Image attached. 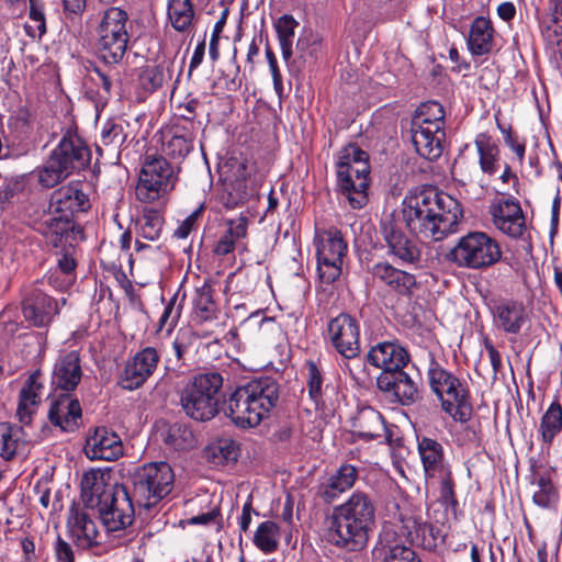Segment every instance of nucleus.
<instances>
[{
    "mask_svg": "<svg viewBox=\"0 0 562 562\" xmlns=\"http://www.w3.org/2000/svg\"><path fill=\"white\" fill-rule=\"evenodd\" d=\"M372 529L369 522L349 519V517L333 510L328 540L337 548L348 552H358L366 548Z\"/></svg>",
    "mask_w": 562,
    "mask_h": 562,
    "instance_id": "ddd939ff",
    "label": "nucleus"
},
{
    "mask_svg": "<svg viewBox=\"0 0 562 562\" xmlns=\"http://www.w3.org/2000/svg\"><path fill=\"white\" fill-rule=\"evenodd\" d=\"M490 214L495 227L503 234L518 239L526 232V218L520 203L515 198L503 199L490 205Z\"/></svg>",
    "mask_w": 562,
    "mask_h": 562,
    "instance_id": "dca6fc26",
    "label": "nucleus"
},
{
    "mask_svg": "<svg viewBox=\"0 0 562 562\" xmlns=\"http://www.w3.org/2000/svg\"><path fill=\"white\" fill-rule=\"evenodd\" d=\"M380 232L387 247V254L405 265H418L422 249L418 243L406 235L394 213L380 223Z\"/></svg>",
    "mask_w": 562,
    "mask_h": 562,
    "instance_id": "4468645a",
    "label": "nucleus"
},
{
    "mask_svg": "<svg viewBox=\"0 0 562 562\" xmlns=\"http://www.w3.org/2000/svg\"><path fill=\"white\" fill-rule=\"evenodd\" d=\"M112 486H106L103 476L91 471L83 474L81 480V499L87 508H99L105 494L111 493Z\"/></svg>",
    "mask_w": 562,
    "mask_h": 562,
    "instance_id": "c9c22d12",
    "label": "nucleus"
},
{
    "mask_svg": "<svg viewBox=\"0 0 562 562\" xmlns=\"http://www.w3.org/2000/svg\"><path fill=\"white\" fill-rule=\"evenodd\" d=\"M337 186L349 205L359 210L367 205L369 187V155L356 144L345 146L336 162Z\"/></svg>",
    "mask_w": 562,
    "mask_h": 562,
    "instance_id": "39448f33",
    "label": "nucleus"
},
{
    "mask_svg": "<svg viewBox=\"0 0 562 562\" xmlns=\"http://www.w3.org/2000/svg\"><path fill=\"white\" fill-rule=\"evenodd\" d=\"M329 340L336 351L346 359H353L360 353V326L350 314L340 313L327 325Z\"/></svg>",
    "mask_w": 562,
    "mask_h": 562,
    "instance_id": "2eb2a0df",
    "label": "nucleus"
},
{
    "mask_svg": "<svg viewBox=\"0 0 562 562\" xmlns=\"http://www.w3.org/2000/svg\"><path fill=\"white\" fill-rule=\"evenodd\" d=\"M82 371L77 351L60 357L53 371V384L60 391L71 392L81 381Z\"/></svg>",
    "mask_w": 562,
    "mask_h": 562,
    "instance_id": "bb28decb",
    "label": "nucleus"
},
{
    "mask_svg": "<svg viewBox=\"0 0 562 562\" xmlns=\"http://www.w3.org/2000/svg\"><path fill=\"white\" fill-rule=\"evenodd\" d=\"M499 243L485 232L472 231L461 236L446 254L447 261L460 269L486 270L502 260Z\"/></svg>",
    "mask_w": 562,
    "mask_h": 562,
    "instance_id": "0eeeda50",
    "label": "nucleus"
},
{
    "mask_svg": "<svg viewBox=\"0 0 562 562\" xmlns=\"http://www.w3.org/2000/svg\"><path fill=\"white\" fill-rule=\"evenodd\" d=\"M297 25L299 23L292 15H282L276 24L279 42H293L294 30Z\"/></svg>",
    "mask_w": 562,
    "mask_h": 562,
    "instance_id": "052dcab7",
    "label": "nucleus"
},
{
    "mask_svg": "<svg viewBox=\"0 0 562 562\" xmlns=\"http://www.w3.org/2000/svg\"><path fill=\"white\" fill-rule=\"evenodd\" d=\"M562 430V405L554 401L540 418L538 432L543 445L550 447Z\"/></svg>",
    "mask_w": 562,
    "mask_h": 562,
    "instance_id": "ea45409f",
    "label": "nucleus"
},
{
    "mask_svg": "<svg viewBox=\"0 0 562 562\" xmlns=\"http://www.w3.org/2000/svg\"><path fill=\"white\" fill-rule=\"evenodd\" d=\"M368 271L375 280L403 296H411L417 285L414 274L395 268L387 261L373 263L368 267Z\"/></svg>",
    "mask_w": 562,
    "mask_h": 562,
    "instance_id": "b1692460",
    "label": "nucleus"
},
{
    "mask_svg": "<svg viewBox=\"0 0 562 562\" xmlns=\"http://www.w3.org/2000/svg\"><path fill=\"white\" fill-rule=\"evenodd\" d=\"M168 18L172 27L186 32L192 24L194 9L191 0H169Z\"/></svg>",
    "mask_w": 562,
    "mask_h": 562,
    "instance_id": "c03bdc74",
    "label": "nucleus"
},
{
    "mask_svg": "<svg viewBox=\"0 0 562 562\" xmlns=\"http://www.w3.org/2000/svg\"><path fill=\"white\" fill-rule=\"evenodd\" d=\"M22 313L25 321L43 327L58 313L57 302L40 289H32L22 302Z\"/></svg>",
    "mask_w": 562,
    "mask_h": 562,
    "instance_id": "412c9836",
    "label": "nucleus"
},
{
    "mask_svg": "<svg viewBox=\"0 0 562 562\" xmlns=\"http://www.w3.org/2000/svg\"><path fill=\"white\" fill-rule=\"evenodd\" d=\"M428 378L432 392L441 402L442 409L456 422L467 423L472 416L468 387L451 372L431 360Z\"/></svg>",
    "mask_w": 562,
    "mask_h": 562,
    "instance_id": "6e6552de",
    "label": "nucleus"
},
{
    "mask_svg": "<svg viewBox=\"0 0 562 562\" xmlns=\"http://www.w3.org/2000/svg\"><path fill=\"white\" fill-rule=\"evenodd\" d=\"M134 498L123 485L112 486L111 493L105 494V501L99 506L98 510H115L121 512V516L134 509Z\"/></svg>",
    "mask_w": 562,
    "mask_h": 562,
    "instance_id": "de8ad7c7",
    "label": "nucleus"
},
{
    "mask_svg": "<svg viewBox=\"0 0 562 562\" xmlns=\"http://www.w3.org/2000/svg\"><path fill=\"white\" fill-rule=\"evenodd\" d=\"M127 21V13L117 7L109 8L102 15L97 29L98 49L106 65H117L126 53L130 38Z\"/></svg>",
    "mask_w": 562,
    "mask_h": 562,
    "instance_id": "9d476101",
    "label": "nucleus"
},
{
    "mask_svg": "<svg viewBox=\"0 0 562 562\" xmlns=\"http://www.w3.org/2000/svg\"><path fill=\"white\" fill-rule=\"evenodd\" d=\"M352 434L366 441L380 438L385 431L384 418L380 412L368 406L358 411L352 418Z\"/></svg>",
    "mask_w": 562,
    "mask_h": 562,
    "instance_id": "2f4dec72",
    "label": "nucleus"
},
{
    "mask_svg": "<svg viewBox=\"0 0 562 562\" xmlns=\"http://www.w3.org/2000/svg\"><path fill=\"white\" fill-rule=\"evenodd\" d=\"M193 148V136L184 127L175 126L171 137L164 143V153L173 159H183Z\"/></svg>",
    "mask_w": 562,
    "mask_h": 562,
    "instance_id": "79ce46f5",
    "label": "nucleus"
},
{
    "mask_svg": "<svg viewBox=\"0 0 562 562\" xmlns=\"http://www.w3.org/2000/svg\"><path fill=\"white\" fill-rule=\"evenodd\" d=\"M418 453L427 479L437 477L450 470L445 461L442 445L437 440L428 437L418 438Z\"/></svg>",
    "mask_w": 562,
    "mask_h": 562,
    "instance_id": "c756f323",
    "label": "nucleus"
},
{
    "mask_svg": "<svg viewBox=\"0 0 562 562\" xmlns=\"http://www.w3.org/2000/svg\"><path fill=\"white\" fill-rule=\"evenodd\" d=\"M165 442L177 450H188L196 445V439L189 426L176 423L169 427Z\"/></svg>",
    "mask_w": 562,
    "mask_h": 562,
    "instance_id": "09e8293b",
    "label": "nucleus"
},
{
    "mask_svg": "<svg viewBox=\"0 0 562 562\" xmlns=\"http://www.w3.org/2000/svg\"><path fill=\"white\" fill-rule=\"evenodd\" d=\"M55 553L58 562H75V555L70 544L60 537L57 538Z\"/></svg>",
    "mask_w": 562,
    "mask_h": 562,
    "instance_id": "774afa93",
    "label": "nucleus"
},
{
    "mask_svg": "<svg viewBox=\"0 0 562 562\" xmlns=\"http://www.w3.org/2000/svg\"><path fill=\"white\" fill-rule=\"evenodd\" d=\"M367 358L372 366L382 369L381 373L401 371L409 361L407 350L394 341H383L373 346Z\"/></svg>",
    "mask_w": 562,
    "mask_h": 562,
    "instance_id": "4be33fe9",
    "label": "nucleus"
},
{
    "mask_svg": "<svg viewBox=\"0 0 562 562\" xmlns=\"http://www.w3.org/2000/svg\"><path fill=\"white\" fill-rule=\"evenodd\" d=\"M248 222V218L243 215L227 220V229L215 244L213 252L217 256H226L233 252L240 240L247 236Z\"/></svg>",
    "mask_w": 562,
    "mask_h": 562,
    "instance_id": "e433bc0d",
    "label": "nucleus"
},
{
    "mask_svg": "<svg viewBox=\"0 0 562 562\" xmlns=\"http://www.w3.org/2000/svg\"><path fill=\"white\" fill-rule=\"evenodd\" d=\"M164 74L159 67H146L139 74V85L145 91L151 92L162 86Z\"/></svg>",
    "mask_w": 562,
    "mask_h": 562,
    "instance_id": "13d9d810",
    "label": "nucleus"
},
{
    "mask_svg": "<svg viewBox=\"0 0 562 562\" xmlns=\"http://www.w3.org/2000/svg\"><path fill=\"white\" fill-rule=\"evenodd\" d=\"M126 139L123 126L115 123L108 122L102 132L100 142L103 146H117L120 147Z\"/></svg>",
    "mask_w": 562,
    "mask_h": 562,
    "instance_id": "6e6d98bb",
    "label": "nucleus"
},
{
    "mask_svg": "<svg viewBox=\"0 0 562 562\" xmlns=\"http://www.w3.org/2000/svg\"><path fill=\"white\" fill-rule=\"evenodd\" d=\"M358 479V470L349 463L341 464L337 471L322 481L316 488V496L324 504H331L341 494L349 491Z\"/></svg>",
    "mask_w": 562,
    "mask_h": 562,
    "instance_id": "aec40b11",
    "label": "nucleus"
},
{
    "mask_svg": "<svg viewBox=\"0 0 562 562\" xmlns=\"http://www.w3.org/2000/svg\"><path fill=\"white\" fill-rule=\"evenodd\" d=\"M378 549L383 562H422L416 552L401 542L397 531L392 527H384L379 537Z\"/></svg>",
    "mask_w": 562,
    "mask_h": 562,
    "instance_id": "cd10ccee",
    "label": "nucleus"
},
{
    "mask_svg": "<svg viewBox=\"0 0 562 562\" xmlns=\"http://www.w3.org/2000/svg\"><path fill=\"white\" fill-rule=\"evenodd\" d=\"M85 452L91 460L114 461L123 454V445L114 431L101 427L87 439Z\"/></svg>",
    "mask_w": 562,
    "mask_h": 562,
    "instance_id": "5701e85b",
    "label": "nucleus"
},
{
    "mask_svg": "<svg viewBox=\"0 0 562 562\" xmlns=\"http://www.w3.org/2000/svg\"><path fill=\"white\" fill-rule=\"evenodd\" d=\"M52 205L56 212L64 215H74L78 212L86 211L89 205L87 195L77 187H61L53 193Z\"/></svg>",
    "mask_w": 562,
    "mask_h": 562,
    "instance_id": "72a5a7b5",
    "label": "nucleus"
},
{
    "mask_svg": "<svg viewBox=\"0 0 562 562\" xmlns=\"http://www.w3.org/2000/svg\"><path fill=\"white\" fill-rule=\"evenodd\" d=\"M177 178L169 161L162 156H146L136 186L139 201L151 203L171 191Z\"/></svg>",
    "mask_w": 562,
    "mask_h": 562,
    "instance_id": "9b49d317",
    "label": "nucleus"
},
{
    "mask_svg": "<svg viewBox=\"0 0 562 562\" xmlns=\"http://www.w3.org/2000/svg\"><path fill=\"white\" fill-rule=\"evenodd\" d=\"M347 254V243L337 229L325 231L316 241L317 260L342 261Z\"/></svg>",
    "mask_w": 562,
    "mask_h": 562,
    "instance_id": "4c0bfd02",
    "label": "nucleus"
},
{
    "mask_svg": "<svg viewBox=\"0 0 562 562\" xmlns=\"http://www.w3.org/2000/svg\"><path fill=\"white\" fill-rule=\"evenodd\" d=\"M280 398V385L272 376L252 379L228 396L226 414L240 428L258 426Z\"/></svg>",
    "mask_w": 562,
    "mask_h": 562,
    "instance_id": "f03ea898",
    "label": "nucleus"
},
{
    "mask_svg": "<svg viewBox=\"0 0 562 562\" xmlns=\"http://www.w3.org/2000/svg\"><path fill=\"white\" fill-rule=\"evenodd\" d=\"M164 222V216L158 210L145 207L136 220L137 234L145 239L157 240Z\"/></svg>",
    "mask_w": 562,
    "mask_h": 562,
    "instance_id": "37998d69",
    "label": "nucleus"
},
{
    "mask_svg": "<svg viewBox=\"0 0 562 562\" xmlns=\"http://www.w3.org/2000/svg\"><path fill=\"white\" fill-rule=\"evenodd\" d=\"M24 427L26 426L23 424L12 425L10 423H0V431H8L12 437L16 438L22 446L33 439Z\"/></svg>",
    "mask_w": 562,
    "mask_h": 562,
    "instance_id": "338daca9",
    "label": "nucleus"
},
{
    "mask_svg": "<svg viewBox=\"0 0 562 562\" xmlns=\"http://www.w3.org/2000/svg\"><path fill=\"white\" fill-rule=\"evenodd\" d=\"M372 529L369 522L349 519V517L333 510L328 540L337 548L348 552H358L366 548Z\"/></svg>",
    "mask_w": 562,
    "mask_h": 562,
    "instance_id": "f8f14e48",
    "label": "nucleus"
},
{
    "mask_svg": "<svg viewBox=\"0 0 562 562\" xmlns=\"http://www.w3.org/2000/svg\"><path fill=\"white\" fill-rule=\"evenodd\" d=\"M493 32L490 20L484 16L475 18L468 36L470 52L476 56L490 53L493 46Z\"/></svg>",
    "mask_w": 562,
    "mask_h": 562,
    "instance_id": "f704fd0d",
    "label": "nucleus"
},
{
    "mask_svg": "<svg viewBox=\"0 0 562 562\" xmlns=\"http://www.w3.org/2000/svg\"><path fill=\"white\" fill-rule=\"evenodd\" d=\"M0 437H1L0 456L5 461H10L15 457L19 449L23 446H22V443H20L16 440V438L12 437L11 434H9L8 431H0Z\"/></svg>",
    "mask_w": 562,
    "mask_h": 562,
    "instance_id": "680f3d73",
    "label": "nucleus"
},
{
    "mask_svg": "<svg viewBox=\"0 0 562 562\" xmlns=\"http://www.w3.org/2000/svg\"><path fill=\"white\" fill-rule=\"evenodd\" d=\"M266 57H267V60L269 64L271 75H272L274 90L280 94L283 90L282 77H281L280 69L278 67L276 55L269 47L266 48Z\"/></svg>",
    "mask_w": 562,
    "mask_h": 562,
    "instance_id": "69168bd1",
    "label": "nucleus"
},
{
    "mask_svg": "<svg viewBox=\"0 0 562 562\" xmlns=\"http://www.w3.org/2000/svg\"><path fill=\"white\" fill-rule=\"evenodd\" d=\"M42 233L47 243L55 248L64 247L65 244L76 239V234H80L81 229L75 225L69 215H60L52 217L44 223Z\"/></svg>",
    "mask_w": 562,
    "mask_h": 562,
    "instance_id": "473e14b6",
    "label": "nucleus"
},
{
    "mask_svg": "<svg viewBox=\"0 0 562 562\" xmlns=\"http://www.w3.org/2000/svg\"><path fill=\"white\" fill-rule=\"evenodd\" d=\"M178 395L183 413L196 422L213 419L223 405H227L224 376L214 369L193 373L178 391Z\"/></svg>",
    "mask_w": 562,
    "mask_h": 562,
    "instance_id": "7ed1b4c3",
    "label": "nucleus"
},
{
    "mask_svg": "<svg viewBox=\"0 0 562 562\" xmlns=\"http://www.w3.org/2000/svg\"><path fill=\"white\" fill-rule=\"evenodd\" d=\"M245 170H246L245 164H239L238 169H237L238 176L236 178V187H235L236 194H234L233 192L228 193L227 200L225 203L226 206H228V207H235V206H238L239 204L245 203L249 196V193L246 191V186L244 183V181L246 180Z\"/></svg>",
    "mask_w": 562,
    "mask_h": 562,
    "instance_id": "5fc2aeb1",
    "label": "nucleus"
},
{
    "mask_svg": "<svg viewBox=\"0 0 562 562\" xmlns=\"http://www.w3.org/2000/svg\"><path fill=\"white\" fill-rule=\"evenodd\" d=\"M477 154L479 165L482 172L488 177L494 176L499 169V148L485 133H481L474 140Z\"/></svg>",
    "mask_w": 562,
    "mask_h": 562,
    "instance_id": "58836bf2",
    "label": "nucleus"
},
{
    "mask_svg": "<svg viewBox=\"0 0 562 562\" xmlns=\"http://www.w3.org/2000/svg\"><path fill=\"white\" fill-rule=\"evenodd\" d=\"M23 190V183L16 178L5 179L0 184V210H7L13 205L16 196Z\"/></svg>",
    "mask_w": 562,
    "mask_h": 562,
    "instance_id": "864d4df0",
    "label": "nucleus"
},
{
    "mask_svg": "<svg viewBox=\"0 0 562 562\" xmlns=\"http://www.w3.org/2000/svg\"><path fill=\"white\" fill-rule=\"evenodd\" d=\"M342 261L337 260H317V270L323 283L331 284L341 274Z\"/></svg>",
    "mask_w": 562,
    "mask_h": 562,
    "instance_id": "4d7b16f0",
    "label": "nucleus"
},
{
    "mask_svg": "<svg viewBox=\"0 0 562 562\" xmlns=\"http://www.w3.org/2000/svg\"><path fill=\"white\" fill-rule=\"evenodd\" d=\"M91 150L77 132L67 130L52 149L44 164L36 169L38 183L54 188L68 177L80 173L89 167Z\"/></svg>",
    "mask_w": 562,
    "mask_h": 562,
    "instance_id": "20e7f679",
    "label": "nucleus"
},
{
    "mask_svg": "<svg viewBox=\"0 0 562 562\" xmlns=\"http://www.w3.org/2000/svg\"><path fill=\"white\" fill-rule=\"evenodd\" d=\"M333 510L349 517V519L369 522V526L374 528L375 504L371 495L366 492H353L345 503L334 507Z\"/></svg>",
    "mask_w": 562,
    "mask_h": 562,
    "instance_id": "c85d7f7f",
    "label": "nucleus"
},
{
    "mask_svg": "<svg viewBox=\"0 0 562 562\" xmlns=\"http://www.w3.org/2000/svg\"><path fill=\"white\" fill-rule=\"evenodd\" d=\"M99 515L109 531H117L132 524L134 509L124 512L125 516H121V512L100 509Z\"/></svg>",
    "mask_w": 562,
    "mask_h": 562,
    "instance_id": "603ef678",
    "label": "nucleus"
},
{
    "mask_svg": "<svg viewBox=\"0 0 562 562\" xmlns=\"http://www.w3.org/2000/svg\"><path fill=\"white\" fill-rule=\"evenodd\" d=\"M537 485L539 490L533 493V503L542 508L555 506L559 501V493L550 476L539 475L537 479Z\"/></svg>",
    "mask_w": 562,
    "mask_h": 562,
    "instance_id": "8fccbe9b",
    "label": "nucleus"
},
{
    "mask_svg": "<svg viewBox=\"0 0 562 562\" xmlns=\"http://www.w3.org/2000/svg\"><path fill=\"white\" fill-rule=\"evenodd\" d=\"M175 474L167 462H151L132 475V494L139 507L150 509L172 491Z\"/></svg>",
    "mask_w": 562,
    "mask_h": 562,
    "instance_id": "1a4fd4ad",
    "label": "nucleus"
},
{
    "mask_svg": "<svg viewBox=\"0 0 562 562\" xmlns=\"http://www.w3.org/2000/svg\"><path fill=\"white\" fill-rule=\"evenodd\" d=\"M67 526L70 538L78 548L89 549L100 543L97 524L86 509L76 504H72L69 508Z\"/></svg>",
    "mask_w": 562,
    "mask_h": 562,
    "instance_id": "a211bd4d",
    "label": "nucleus"
},
{
    "mask_svg": "<svg viewBox=\"0 0 562 562\" xmlns=\"http://www.w3.org/2000/svg\"><path fill=\"white\" fill-rule=\"evenodd\" d=\"M49 422L64 431H74L81 418V407L77 398L70 392L61 391L55 394L48 411Z\"/></svg>",
    "mask_w": 562,
    "mask_h": 562,
    "instance_id": "6ab92c4d",
    "label": "nucleus"
},
{
    "mask_svg": "<svg viewBox=\"0 0 562 562\" xmlns=\"http://www.w3.org/2000/svg\"><path fill=\"white\" fill-rule=\"evenodd\" d=\"M176 296H173L165 307V311L159 319V328L161 329L165 326H169V330L173 328L178 322L180 316V311L175 310Z\"/></svg>",
    "mask_w": 562,
    "mask_h": 562,
    "instance_id": "e2e57ef3",
    "label": "nucleus"
},
{
    "mask_svg": "<svg viewBox=\"0 0 562 562\" xmlns=\"http://www.w3.org/2000/svg\"><path fill=\"white\" fill-rule=\"evenodd\" d=\"M40 373H32L24 382L20 395L16 415L19 422L25 426H30L33 415L41 403V390L43 385L38 382Z\"/></svg>",
    "mask_w": 562,
    "mask_h": 562,
    "instance_id": "7c9ffc66",
    "label": "nucleus"
},
{
    "mask_svg": "<svg viewBox=\"0 0 562 562\" xmlns=\"http://www.w3.org/2000/svg\"><path fill=\"white\" fill-rule=\"evenodd\" d=\"M376 385L382 392L394 395L402 405H411L419 397L417 383L404 370L381 373Z\"/></svg>",
    "mask_w": 562,
    "mask_h": 562,
    "instance_id": "393cba45",
    "label": "nucleus"
},
{
    "mask_svg": "<svg viewBox=\"0 0 562 562\" xmlns=\"http://www.w3.org/2000/svg\"><path fill=\"white\" fill-rule=\"evenodd\" d=\"M280 527L272 520L261 522L254 535L255 546L265 554L273 553L279 548Z\"/></svg>",
    "mask_w": 562,
    "mask_h": 562,
    "instance_id": "a18cd8bd",
    "label": "nucleus"
},
{
    "mask_svg": "<svg viewBox=\"0 0 562 562\" xmlns=\"http://www.w3.org/2000/svg\"><path fill=\"white\" fill-rule=\"evenodd\" d=\"M441 480L440 482V498L451 508H456L458 506V499L454 493V482L452 479L451 471L448 470L442 473V475H437Z\"/></svg>",
    "mask_w": 562,
    "mask_h": 562,
    "instance_id": "bf43d9fd",
    "label": "nucleus"
},
{
    "mask_svg": "<svg viewBox=\"0 0 562 562\" xmlns=\"http://www.w3.org/2000/svg\"><path fill=\"white\" fill-rule=\"evenodd\" d=\"M401 529L411 544L426 546V535H431L432 526L415 517H407L402 520Z\"/></svg>",
    "mask_w": 562,
    "mask_h": 562,
    "instance_id": "3c124183",
    "label": "nucleus"
},
{
    "mask_svg": "<svg viewBox=\"0 0 562 562\" xmlns=\"http://www.w3.org/2000/svg\"><path fill=\"white\" fill-rule=\"evenodd\" d=\"M305 380L311 400L316 405H324V396L328 391L329 386L324 385V374L317 367V364L308 360L305 363Z\"/></svg>",
    "mask_w": 562,
    "mask_h": 562,
    "instance_id": "49530a36",
    "label": "nucleus"
},
{
    "mask_svg": "<svg viewBox=\"0 0 562 562\" xmlns=\"http://www.w3.org/2000/svg\"><path fill=\"white\" fill-rule=\"evenodd\" d=\"M158 362L159 355L154 347L142 349L125 364L121 386L130 391L140 387L153 375Z\"/></svg>",
    "mask_w": 562,
    "mask_h": 562,
    "instance_id": "f3484780",
    "label": "nucleus"
},
{
    "mask_svg": "<svg viewBox=\"0 0 562 562\" xmlns=\"http://www.w3.org/2000/svg\"><path fill=\"white\" fill-rule=\"evenodd\" d=\"M411 132L416 153L430 161L437 160L446 138L443 106L437 101L422 103L413 115Z\"/></svg>",
    "mask_w": 562,
    "mask_h": 562,
    "instance_id": "423d86ee",
    "label": "nucleus"
},
{
    "mask_svg": "<svg viewBox=\"0 0 562 562\" xmlns=\"http://www.w3.org/2000/svg\"><path fill=\"white\" fill-rule=\"evenodd\" d=\"M193 313L201 322H207L216 318L217 306L213 300V289L207 282L196 288L193 296Z\"/></svg>",
    "mask_w": 562,
    "mask_h": 562,
    "instance_id": "a19ab883",
    "label": "nucleus"
},
{
    "mask_svg": "<svg viewBox=\"0 0 562 562\" xmlns=\"http://www.w3.org/2000/svg\"><path fill=\"white\" fill-rule=\"evenodd\" d=\"M462 217L458 200L431 186L411 190L398 212V220L411 235L430 241H442L456 234Z\"/></svg>",
    "mask_w": 562,
    "mask_h": 562,
    "instance_id": "f257e3e1",
    "label": "nucleus"
},
{
    "mask_svg": "<svg viewBox=\"0 0 562 562\" xmlns=\"http://www.w3.org/2000/svg\"><path fill=\"white\" fill-rule=\"evenodd\" d=\"M30 19L36 23L38 36L41 37L46 32V23L43 7L40 0H30Z\"/></svg>",
    "mask_w": 562,
    "mask_h": 562,
    "instance_id": "0e129e2a",
    "label": "nucleus"
},
{
    "mask_svg": "<svg viewBox=\"0 0 562 562\" xmlns=\"http://www.w3.org/2000/svg\"><path fill=\"white\" fill-rule=\"evenodd\" d=\"M491 312L496 326L508 334H518L527 318L524 304L514 300L495 302Z\"/></svg>",
    "mask_w": 562,
    "mask_h": 562,
    "instance_id": "a878e982",
    "label": "nucleus"
}]
</instances>
